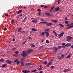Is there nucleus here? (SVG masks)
Segmentation results:
<instances>
[{
  "label": "nucleus",
  "instance_id": "1",
  "mask_svg": "<svg viewBox=\"0 0 73 73\" xmlns=\"http://www.w3.org/2000/svg\"><path fill=\"white\" fill-rule=\"evenodd\" d=\"M21 56L23 57H25L27 56V51H24L22 52V54H21Z\"/></svg>",
  "mask_w": 73,
  "mask_h": 73
},
{
  "label": "nucleus",
  "instance_id": "2",
  "mask_svg": "<svg viewBox=\"0 0 73 73\" xmlns=\"http://www.w3.org/2000/svg\"><path fill=\"white\" fill-rule=\"evenodd\" d=\"M44 33H46V37H48V36H49V33L48 32H43L42 33V34H41L42 36H45V34Z\"/></svg>",
  "mask_w": 73,
  "mask_h": 73
},
{
  "label": "nucleus",
  "instance_id": "3",
  "mask_svg": "<svg viewBox=\"0 0 73 73\" xmlns=\"http://www.w3.org/2000/svg\"><path fill=\"white\" fill-rule=\"evenodd\" d=\"M66 38L68 39H67L66 40L67 41H70V40H71L73 39V38L70 36H67L66 37Z\"/></svg>",
  "mask_w": 73,
  "mask_h": 73
},
{
  "label": "nucleus",
  "instance_id": "4",
  "mask_svg": "<svg viewBox=\"0 0 73 73\" xmlns=\"http://www.w3.org/2000/svg\"><path fill=\"white\" fill-rule=\"evenodd\" d=\"M14 62H17V65H19L20 64V61H19V60L17 59L14 61Z\"/></svg>",
  "mask_w": 73,
  "mask_h": 73
},
{
  "label": "nucleus",
  "instance_id": "5",
  "mask_svg": "<svg viewBox=\"0 0 73 73\" xmlns=\"http://www.w3.org/2000/svg\"><path fill=\"white\" fill-rule=\"evenodd\" d=\"M22 72L23 73H29L30 72V71H27L26 70H23L22 71Z\"/></svg>",
  "mask_w": 73,
  "mask_h": 73
},
{
  "label": "nucleus",
  "instance_id": "6",
  "mask_svg": "<svg viewBox=\"0 0 73 73\" xmlns=\"http://www.w3.org/2000/svg\"><path fill=\"white\" fill-rule=\"evenodd\" d=\"M70 68H68L67 69H66L65 70H63V72H68V71H70Z\"/></svg>",
  "mask_w": 73,
  "mask_h": 73
},
{
  "label": "nucleus",
  "instance_id": "7",
  "mask_svg": "<svg viewBox=\"0 0 73 73\" xmlns=\"http://www.w3.org/2000/svg\"><path fill=\"white\" fill-rule=\"evenodd\" d=\"M72 45L71 44L67 43L65 46H64V47H68V46H70Z\"/></svg>",
  "mask_w": 73,
  "mask_h": 73
},
{
  "label": "nucleus",
  "instance_id": "8",
  "mask_svg": "<svg viewBox=\"0 0 73 73\" xmlns=\"http://www.w3.org/2000/svg\"><path fill=\"white\" fill-rule=\"evenodd\" d=\"M53 49L55 51H54V53H56L57 52V50H58V48H57V47H54Z\"/></svg>",
  "mask_w": 73,
  "mask_h": 73
},
{
  "label": "nucleus",
  "instance_id": "9",
  "mask_svg": "<svg viewBox=\"0 0 73 73\" xmlns=\"http://www.w3.org/2000/svg\"><path fill=\"white\" fill-rule=\"evenodd\" d=\"M6 62L7 64H11L12 63V61L9 60H6Z\"/></svg>",
  "mask_w": 73,
  "mask_h": 73
},
{
  "label": "nucleus",
  "instance_id": "10",
  "mask_svg": "<svg viewBox=\"0 0 73 73\" xmlns=\"http://www.w3.org/2000/svg\"><path fill=\"white\" fill-rule=\"evenodd\" d=\"M33 65V64L31 63H28L25 64V65H27V66H29V65Z\"/></svg>",
  "mask_w": 73,
  "mask_h": 73
},
{
  "label": "nucleus",
  "instance_id": "11",
  "mask_svg": "<svg viewBox=\"0 0 73 73\" xmlns=\"http://www.w3.org/2000/svg\"><path fill=\"white\" fill-rule=\"evenodd\" d=\"M53 25V24H52V23H47L46 24V26H49V27H50L51 25Z\"/></svg>",
  "mask_w": 73,
  "mask_h": 73
},
{
  "label": "nucleus",
  "instance_id": "12",
  "mask_svg": "<svg viewBox=\"0 0 73 73\" xmlns=\"http://www.w3.org/2000/svg\"><path fill=\"white\" fill-rule=\"evenodd\" d=\"M60 10V8H59V7H58L56 8L55 9V10L54 11V12H57V11H59Z\"/></svg>",
  "mask_w": 73,
  "mask_h": 73
},
{
  "label": "nucleus",
  "instance_id": "13",
  "mask_svg": "<svg viewBox=\"0 0 73 73\" xmlns=\"http://www.w3.org/2000/svg\"><path fill=\"white\" fill-rule=\"evenodd\" d=\"M71 57H72V54H70L67 56L66 58H70Z\"/></svg>",
  "mask_w": 73,
  "mask_h": 73
},
{
  "label": "nucleus",
  "instance_id": "14",
  "mask_svg": "<svg viewBox=\"0 0 73 73\" xmlns=\"http://www.w3.org/2000/svg\"><path fill=\"white\" fill-rule=\"evenodd\" d=\"M62 47H63V48H66V47H65L64 46H58V49H61Z\"/></svg>",
  "mask_w": 73,
  "mask_h": 73
},
{
  "label": "nucleus",
  "instance_id": "15",
  "mask_svg": "<svg viewBox=\"0 0 73 73\" xmlns=\"http://www.w3.org/2000/svg\"><path fill=\"white\" fill-rule=\"evenodd\" d=\"M48 23L47 22L45 21H43L42 22H40L39 23V24H47Z\"/></svg>",
  "mask_w": 73,
  "mask_h": 73
},
{
  "label": "nucleus",
  "instance_id": "16",
  "mask_svg": "<svg viewBox=\"0 0 73 73\" xmlns=\"http://www.w3.org/2000/svg\"><path fill=\"white\" fill-rule=\"evenodd\" d=\"M51 21L55 23H57V21L56 20H51Z\"/></svg>",
  "mask_w": 73,
  "mask_h": 73
},
{
  "label": "nucleus",
  "instance_id": "17",
  "mask_svg": "<svg viewBox=\"0 0 73 73\" xmlns=\"http://www.w3.org/2000/svg\"><path fill=\"white\" fill-rule=\"evenodd\" d=\"M22 29H23L21 27H20L18 29V32H21Z\"/></svg>",
  "mask_w": 73,
  "mask_h": 73
},
{
  "label": "nucleus",
  "instance_id": "18",
  "mask_svg": "<svg viewBox=\"0 0 73 73\" xmlns=\"http://www.w3.org/2000/svg\"><path fill=\"white\" fill-rule=\"evenodd\" d=\"M33 51V49H29L28 50L27 52H28V53H30L31 52H32Z\"/></svg>",
  "mask_w": 73,
  "mask_h": 73
},
{
  "label": "nucleus",
  "instance_id": "19",
  "mask_svg": "<svg viewBox=\"0 0 73 73\" xmlns=\"http://www.w3.org/2000/svg\"><path fill=\"white\" fill-rule=\"evenodd\" d=\"M37 19H35L34 20H33L32 21V22H33V23H35L37 22Z\"/></svg>",
  "mask_w": 73,
  "mask_h": 73
},
{
  "label": "nucleus",
  "instance_id": "20",
  "mask_svg": "<svg viewBox=\"0 0 73 73\" xmlns=\"http://www.w3.org/2000/svg\"><path fill=\"white\" fill-rule=\"evenodd\" d=\"M45 14L46 15V16H50V14L48 12L45 13Z\"/></svg>",
  "mask_w": 73,
  "mask_h": 73
},
{
  "label": "nucleus",
  "instance_id": "21",
  "mask_svg": "<svg viewBox=\"0 0 73 73\" xmlns=\"http://www.w3.org/2000/svg\"><path fill=\"white\" fill-rule=\"evenodd\" d=\"M22 12H23V10H20L18 11L17 13L18 14H20V13H22Z\"/></svg>",
  "mask_w": 73,
  "mask_h": 73
},
{
  "label": "nucleus",
  "instance_id": "22",
  "mask_svg": "<svg viewBox=\"0 0 73 73\" xmlns=\"http://www.w3.org/2000/svg\"><path fill=\"white\" fill-rule=\"evenodd\" d=\"M73 25V23H71L70 24H67L66 25V27H68V26H71V25Z\"/></svg>",
  "mask_w": 73,
  "mask_h": 73
},
{
  "label": "nucleus",
  "instance_id": "23",
  "mask_svg": "<svg viewBox=\"0 0 73 73\" xmlns=\"http://www.w3.org/2000/svg\"><path fill=\"white\" fill-rule=\"evenodd\" d=\"M21 66H24V62H21Z\"/></svg>",
  "mask_w": 73,
  "mask_h": 73
},
{
  "label": "nucleus",
  "instance_id": "24",
  "mask_svg": "<svg viewBox=\"0 0 73 73\" xmlns=\"http://www.w3.org/2000/svg\"><path fill=\"white\" fill-rule=\"evenodd\" d=\"M64 33H62L61 34H59L58 36H62L64 35Z\"/></svg>",
  "mask_w": 73,
  "mask_h": 73
},
{
  "label": "nucleus",
  "instance_id": "25",
  "mask_svg": "<svg viewBox=\"0 0 73 73\" xmlns=\"http://www.w3.org/2000/svg\"><path fill=\"white\" fill-rule=\"evenodd\" d=\"M73 25L72 26H69L67 28V29H70V28H73Z\"/></svg>",
  "mask_w": 73,
  "mask_h": 73
},
{
  "label": "nucleus",
  "instance_id": "26",
  "mask_svg": "<svg viewBox=\"0 0 73 73\" xmlns=\"http://www.w3.org/2000/svg\"><path fill=\"white\" fill-rule=\"evenodd\" d=\"M4 61V59L3 58L1 59L0 60V62H3Z\"/></svg>",
  "mask_w": 73,
  "mask_h": 73
},
{
  "label": "nucleus",
  "instance_id": "27",
  "mask_svg": "<svg viewBox=\"0 0 73 73\" xmlns=\"http://www.w3.org/2000/svg\"><path fill=\"white\" fill-rule=\"evenodd\" d=\"M31 29L32 30V31H35L36 32L37 31V30L35 29V28H32V29Z\"/></svg>",
  "mask_w": 73,
  "mask_h": 73
},
{
  "label": "nucleus",
  "instance_id": "28",
  "mask_svg": "<svg viewBox=\"0 0 73 73\" xmlns=\"http://www.w3.org/2000/svg\"><path fill=\"white\" fill-rule=\"evenodd\" d=\"M27 17H26L25 18V19L23 20V22L24 23L25 21H26V20H27Z\"/></svg>",
  "mask_w": 73,
  "mask_h": 73
},
{
  "label": "nucleus",
  "instance_id": "29",
  "mask_svg": "<svg viewBox=\"0 0 73 73\" xmlns=\"http://www.w3.org/2000/svg\"><path fill=\"white\" fill-rule=\"evenodd\" d=\"M53 9H54V7H53L52 8H51L50 9V10L49 11L50 12H52V10H53Z\"/></svg>",
  "mask_w": 73,
  "mask_h": 73
},
{
  "label": "nucleus",
  "instance_id": "30",
  "mask_svg": "<svg viewBox=\"0 0 73 73\" xmlns=\"http://www.w3.org/2000/svg\"><path fill=\"white\" fill-rule=\"evenodd\" d=\"M49 29L48 28H47L45 30V32H48Z\"/></svg>",
  "mask_w": 73,
  "mask_h": 73
},
{
  "label": "nucleus",
  "instance_id": "31",
  "mask_svg": "<svg viewBox=\"0 0 73 73\" xmlns=\"http://www.w3.org/2000/svg\"><path fill=\"white\" fill-rule=\"evenodd\" d=\"M25 60V58H23L22 59V60L21 61V62H22V61H24Z\"/></svg>",
  "mask_w": 73,
  "mask_h": 73
},
{
  "label": "nucleus",
  "instance_id": "32",
  "mask_svg": "<svg viewBox=\"0 0 73 73\" xmlns=\"http://www.w3.org/2000/svg\"><path fill=\"white\" fill-rule=\"evenodd\" d=\"M7 65L4 64L2 66V68H4L5 66H6Z\"/></svg>",
  "mask_w": 73,
  "mask_h": 73
},
{
  "label": "nucleus",
  "instance_id": "33",
  "mask_svg": "<svg viewBox=\"0 0 73 73\" xmlns=\"http://www.w3.org/2000/svg\"><path fill=\"white\" fill-rule=\"evenodd\" d=\"M55 68L54 66H51L50 67V68L51 69H54V68Z\"/></svg>",
  "mask_w": 73,
  "mask_h": 73
},
{
  "label": "nucleus",
  "instance_id": "34",
  "mask_svg": "<svg viewBox=\"0 0 73 73\" xmlns=\"http://www.w3.org/2000/svg\"><path fill=\"white\" fill-rule=\"evenodd\" d=\"M59 25H60V26L62 27H64V25H62V24H59Z\"/></svg>",
  "mask_w": 73,
  "mask_h": 73
},
{
  "label": "nucleus",
  "instance_id": "35",
  "mask_svg": "<svg viewBox=\"0 0 73 73\" xmlns=\"http://www.w3.org/2000/svg\"><path fill=\"white\" fill-rule=\"evenodd\" d=\"M36 71H37V70L35 69L34 70H32L31 71V72H36Z\"/></svg>",
  "mask_w": 73,
  "mask_h": 73
},
{
  "label": "nucleus",
  "instance_id": "36",
  "mask_svg": "<svg viewBox=\"0 0 73 73\" xmlns=\"http://www.w3.org/2000/svg\"><path fill=\"white\" fill-rule=\"evenodd\" d=\"M31 46L32 47V48H35V45L32 44Z\"/></svg>",
  "mask_w": 73,
  "mask_h": 73
},
{
  "label": "nucleus",
  "instance_id": "37",
  "mask_svg": "<svg viewBox=\"0 0 73 73\" xmlns=\"http://www.w3.org/2000/svg\"><path fill=\"white\" fill-rule=\"evenodd\" d=\"M46 42L47 44H48V43H49V41L48 40H46Z\"/></svg>",
  "mask_w": 73,
  "mask_h": 73
},
{
  "label": "nucleus",
  "instance_id": "38",
  "mask_svg": "<svg viewBox=\"0 0 73 73\" xmlns=\"http://www.w3.org/2000/svg\"><path fill=\"white\" fill-rule=\"evenodd\" d=\"M15 22V21L13 19H12L11 21V23H13Z\"/></svg>",
  "mask_w": 73,
  "mask_h": 73
},
{
  "label": "nucleus",
  "instance_id": "39",
  "mask_svg": "<svg viewBox=\"0 0 73 73\" xmlns=\"http://www.w3.org/2000/svg\"><path fill=\"white\" fill-rule=\"evenodd\" d=\"M58 59H60V60H61V57L60 56H58Z\"/></svg>",
  "mask_w": 73,
  "mask_h": 73
},
{
  "label": "nucleus",
  "instance_id": "40",
  "mask_svg": "<svg viewBox=\"0 0 73 73\" xmlns=\"http://www.w3.org/2000/svg\"><path fill=\"white\" fill-rule=\"evenodd\" d=\"M64 54L62 55H61L62 58H64Z\"/></svg>",
  "mask_w": 73,
  "mask_h": 73
},
{
  "label": "nucleus",
  "instance_id": "41",
  "mask_svg": "<svg viewBox=\"0 0 73 73\" xmlns=\"http://www.w3.org/2000/svg\"><path fill=\"white\" fill-rule=\"evenodd\" d=\"M65 43H63V44H62V46H64V45H65Z\"/></svg>",
  "mask_w": 73,
  "mask_h": 73
},
{
  "label": "nucleus",
  "instance_id": "42",
  "mask_svg": "<svg viewBox=\"0 0 73 73\" xmlns=\"http://www.w3.org/2000/svg\"><path fill=\"white\" fill-rule=\"evenodd\" d=\"M68 23V21H65V23L66 24H67Z\"/></svg>",
  "mask_w": 73,
  "mask_h": 73
},
{
  "label": "nucleus",
  "instance_id": "43",
  "mask_svg": "<svg viewBox=\"0 0 73 73\" xmlns=\"http://www.w3.org/2000/svg\"><path fill=\"white\" fill-rule=\"evenodd\" d=\"M38 70L39 71H40V70H42V68H39V69H38Z\"/></svg>",
  "mask_w": 73,
  "mask_h": 73
},
{
  "label": "nucleus",
  "instance_id": "44",
  "mask_svg": "<svg viewBox=\"0 0 73 73\" xmlns=\"http://www.w3.org/2000/svg\"><path fill=\"white\" fill-rule=\"evenodd\" d=\"M44 64H47V62L45 61L44 62Z\"/></svg>",
  "mask_w": 73,
  "mask_h": 73
},
{
  "label": "nucleus",
  "instance_id": "45",
  "mask_svg": "<svg viewBox=\"0 0 73 73\" xmlns=\"http://www.w3.org/2000/svg\"><path fill=\"white\" fill-rule=\"evenodd\" d=\"M48 64V65H51V64H52V62H49Z\"/></svg>",
  "mask_w": 73,
  "mask_h": 73
},
{
  "label": "nucleus",
  "instance_id": "46",
  "mask_svg": "<svg viewBox=\"0 0 73 73\" xmlns=\"http://www.w3.org/2000/svg\"><path fill=\"white\" fill-rule=\"evenodd\" d=\"M19 53V52L18 51H17L15 52V53H16V54H18Z\"/></svg>",
  "mask_w": 73,
  "mask_h": 73
},
{
  "label": "nucleus",
  "instance_id": "47",
  "mask_svg": "<svg viewBox=\"0 0 73 73\" xmlns=\"http://www.w3.org/2000/svg\"><path fill=\"white\" fill-rule=\"evenodd\" d=\"M54 34L55 36H57V33H55Z\"/></svg>",
  "mask_w": 73,
  "mask_h": 73
},
{
  "label": "nucleus",
  "instance_id": "48",
  "mask_svg": "<svg viewBox=\"0 0 73 73\" xmlns=\"http://www.w3.org/2000/svg\"><path fill=\"white\" fill-rule=\"evenodd\" d=\"M31 39H32L31 37L30 36L29 37V40H31Z\"/></svg>",
  "mask_w": 73,
  "mask_h": 73
},
{
  "label": "nucleus",
  "instance_id": "49",
  "mask_svg": "<svg viewBox=\"0 0 73 73\" xmlns=\"http://www.w3.org/2000/svg\"><path fill=\"white\" fill-rule=\"evenodd\" d=\"M16 49V48H13L12 49V50H15V49Z\"/></svg>",
  "mask_w": 73,
  "mask_h": 73
},
{
  "label": "nucleus",
  "instance_id": "50",
  "mask_svg": "<svg viewBox=\"0 0 73 73\" xmlns=\"http://www.w3.org/2000/svg\"><path fill=\"white\" fill-rule=\"evenodd\" d=\"M40 13H41V12H39L38 13V15L39 16H40V15H41Z\"/></svg>",
  "mask_w": 73,
  "mask_h": 73
},
{
  "label": "nucleus",
  "instance_id": "51",
  "mask_svg": "<svg viewBox=\"0 0 73 73\" xmlns=\"http://www.w3.org/2000/svg\"><path fill=\"white\" fill-rule=\"evenodd\" d=\"M53 33H56V32L55 31H54V30H53Z\"/></svg>",
  "mask_w": 73,
  "mask_h": 73
},
{
  "label": "nucleus",
  "instance_id": "52",
  "mask_svg": "<svg viewBox=\"0 0 73 73\" xmlns=\"http://www.w3.org/2000/svg\"><path fill=\"white\" fill-rule=\"evenodd\" d=\"M37 11H38V12H40V11H41V10L40 9H38Z\"/></svg>",
  "mask_w": 73,
  "mask_h": 73
},
{
  "label": "nucleus",
  "instance_id": "53",
  "mask_svg": "<svg viewBox=\"0 0 73 73\" xmlns=\"http://www.w3.org/2000/svg\"><path fill=\"white\" fill-rule=\"evenodd\" d=\"M8 14H6H6H5V16H6V17H7V16H8Z\"/></svg>",
  "mask_w": 73,
  "mask_h": 73
},
{
  "label": "nucleus",
  "instance_id": "54",
  "mask_svg": "<svg viewBox=\"0 0 73 73\" xmlns=\"http://www.w3.org/2000/svg\"><path fill=\"white\" fill-rule=\"evenodd\" d=\"M65 20H68V18H67V17L65 18Z\"/></svg>",
  "mask_w": 73,
  "mask_h": 73
},
{
  "label": "nucleus",
  "instance_id": "55",
  "mask_svg": "<svg viewBox=\"0 0 73 73\" xmlns=\"http://www.w3.org/2000/svg\"><path fill=\"white\" fill-rule=\"evenodd\" d=\"M25 42H26V41H25V42H24L23 43V44L24 45V44H25Z\"/></svg>",
  "mask_w": 73,
  "mask_h": 73
},
{
  "label": "nucleus",
  "instance_id": "56",
  "mask_svg": "<svg viewBox=\"0 0 73 73\" xmlns=\"http://www.w3.org/2000/svg\"><path fill=\"white\" fill-rule=\"evenodd\" d=\"M4 31H6L7 30V28H5L4 29Z\"/></svg>",
  "mask_w": 73,
  "mask_h": 73
},
{
  "label": "nucleus",
  "instance_id": "57",
  "mask_svg": "<svg viewBox=\"0 0 73 73\" xmlns=\"http://www.w3.org/2000/svg\"><path fill=\"white\" fill-rule=\"evenodd\" d=\"M15 39L13 38V41H15Z\"/></svg>",
  "mask_w": 73,
  "mask_h": 73
},
{
  "label": "nucleus",
  "instance_id": "58",
  "mask_svg": "<svg viewBox=\"0 0 73 73\" xmlns=\"http://www.w3.org/2000/svg\"><path fill=\"white\" fill-rule=\"evenodd\" d=\"M13 56H16V54H13Z\"/></svg>",
  "mask_w": 73,
  "mask_h": 73
},
{
  "label": "nucleus",
  "instance_id": "59",
  "mask_svg": "<svg viewBox=\"0 0 73 73\" xmlns=\"http://www.w3.org/2000/svg\"><path fill=\"white\" fill-rule=\"evenodd\" d=\"M44 8H48V7L46 6H44Z\"/></svg>",
  "mask_w": 73,
  "mask_h": 73
},
{
  "label": "nucleus",
  "instance_id": "60",
  "mask_svg": "<svg viewBox=\"0 0 73 73\" xmlns=\"http://www.w3.org/2000/svg\"><path fill=\"white\" fill-rule=\"evenodd\" d=\"M44 40L42 39L41 42H44Z\"/></svg>",
  "mask_w": 73,
  "mask_h": 73
},
{
  "label": "nucleus",
  "instance_id": "61",
  "mask_svg": "<svg viewBox=\"0 0 73 73\" xmlns=\"http://www.w3.org/2000/svg\"><path fill=\"white\" fill-rule=\"evenodd\" d=\"M19 15H18L17 16V17H16V18H19Z\"/></svg>",
  "mask_w": 73,
  "mask_h": 73
},
{
  "label": "nucleus",
  "instance_id": "62",
  "mask_svg": "<svg viewBox=\"0 0 73 73\" xmlns=\"http://www.w3.org/2000/svg\"><path fill=\"white\" fill-rule=\"evenodd\" d=\"M49 66V65L48 64L46 65L47 67H48Z\"/></svg>",
  "mask_w": 73,
  "mask_h": 73
},
{
  "label": "nucleus",
  "instance_id": "63",
  "mask_svg": "<svg viewBox=\"0 0 73 73\" xmlns=\"http://www.w3.org/2000/svg\"><path fill=\"white\" fill-rule=\"evenodd\" d=\"M71 48H72V49H73V45L71 46Z\"/></svg>",
  "mask_w": 73,
  "mask_h": 73
},
{
  "label": "nucleus",
  "instance_id": "64",
  "mask_svg": "<svg viewBox=\"0 0 73 73\" xmlns=\"http://www.w3.org/2000/svg\"><path fill=\"white\" fill-rule=\"evenodd\" d=\"M42 72H43L42 71H40V72H39V73H42Z\"/></svg>",
  "mask_w": 73,
  "mask_h": 73
}]
</instances>
